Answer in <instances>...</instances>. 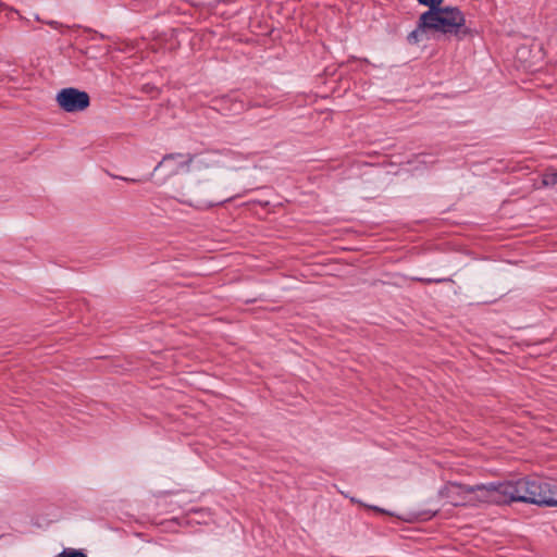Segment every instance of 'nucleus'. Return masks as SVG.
I'll return each instance as SVG.
<instances>
[{
	"instance_id": "f257e3e1",
	"label": "nucleus",
	"mask_w": 557,
	"mask_h": 557,
	"mask_svg": "<svg viewBox=\"0 0 557 557\" xmlns=\"http://www.w3.org/2000/svg\"><path fill=\"white\" fill-rule=\"evenodd\" d=\"M490 503L507 505L513 502L557 507V486L541 479L527 476L516 481L488 484Z\"/></svg>"
},
{
	"instance_id": "f03ea898",
	"label": "nucleus",
	"mask_w": 557,
	"mask_h": 557,
	"mask_svg": "<svg viewBox=\"0 0 557 557\" xmlns=\"http://www.w3.org/2000/svg\"><path fill=\"white\" fill-rule=\"evenodd\" d=\"M438 496L453 506H476L490 503L488 485H466L447 482L438 492Z\"/></svg>"
},
{
	"instance_id": "7ed1b4c3",
	"label": "nucleus",
	"mask_w": 557,
	"mask_h": 557,
	"mask_svg": "<svg viewBox=\"0 0 557 557\" xmlns=\"http://www.w3.org/2000/svg\"><path fill=\"white\" fill-rule=\"evenodd\" d=\"M465 23L463 13L457 8L440 7L422 13V24L428 25L430 30L442 34L457 35Z\"/></svg>"
},
{
	"instance_id": "20e7f679",
	"label": "nucleus",
	"mask_w": 557,
	"mask_h": 557,
	"mask_svg": "<svg viewBox=\"0 0 557 557\" xmlns=\"http://www.w3.org/2000/svg\"><path fill=\"white\" fill-rule=\"evenodd\" d=\"M55 101L63 111L74 113L86 110L90 104V97L84 90L67 87L57 94Z\"/></svg>"
},
{
	"instance_id": "39448f33",
	"label": "nucleus",
	"mask_w": 557,
	"mask_h": 557,
	"mask_svg": "<svg viewBox=\"0 0 557 557\" xmlns=\"http://www.w3.org/2000/svg\"><path fill=\"white\" fill-rule=\"evenodd\" d=\"M193 161L194 157L190 153H169L157 164L154 172L163 170L165 177L169 178L183 171H188Z\"/></svg>"
},
{
	"instance_id": "423d86ee",
	"label": "nucleus",
	"mask_w": 557,
	"mask_h": 557,
	"mask_svg": "<svg viewBox=\"0 0 557 557\" xmlns=\"http://www.w3.org/2000/svg\"><path fill=\"white\" fill-rule=\"evenodd\" d=\"M215 108L223 114H237L245 109V104L240 100H236L230 96L222 97L214 101Z\"/></svg>"
},
{
	"instance_id": "0eeeda50",
	"label": "nucleus",
	"mask_w": 557,
	"mask_h": 557,
	"mask_svg": "<svg viewBox=\"0 0 557 557\" xmlns=\"http://www.w3.org/2000/svg\"><path fill=\"white\" fill-rule=\"evenodd\" d=\"M429 29L428 25L422 24V14L419 17L418 25L416 29H413L411 33H409L407 39L410 44L416 45L423 40V36Z\"/></svg>"
},
{
	"instance_id": "6e6552de",
	"label": "nucleus",
	"mask_w": 557,
	"mask_h": 557,
	"mask_svg": "<svg viewBox=\"0 0 557 557\" xmlns=\"http://www.w3.org/2000/svg\"><path fill=\"white\" fill-rule=\"evenodd\" d=\"M177 201L197 209H207L213 206L212 201L205 199H193L185 194H182L181 197L177 198Z\"/></svg>"
},
{
	"instance_id": "1a4fd4ad",
	"label": "nucleus",
	"mask_w": 557,
	"mask_h": 557,
	"mask_svg": "<svg viewBox=\"0 0 557 557\" xmlns=\"http://www.w3.org/2000/svg\"><path fill=\"white\" fill-rule=\"evenodd\" d=\"M542 185L545 187H553L557 185V172L545 173L542 177Z\"/></svg>"
},
{
	"instance_id": "9d476101",
	"label": "nucleus",
	"mask_w": 557,
	"mask_h": 557,
	"mask_svg": "<svg viewBox=\"0 0 557 557\" xmlns=\"http://www.w3.org/2000/svg\"><path fill=\"white\" fill-rule=\"evenodd\" d=\"M55 557H86L85 553L81 549L64 548Z\"/></svg>"
},
{
	"instance_id": "9b49d317",
	"label": "nucleus",
	"mask_w": 557,
	"mask_h": 557,
	"mask_svg": "<svg viewBox=\"0 0 557 557\" xmlns=\"http://www.w3.org/2000/svg\"><path fill=\"white\" fill-rule=\"evenodd\" d=\"M444 0H418L420 4L426 5L429 10H436L443 3Z\"/></svg>"
},
{
	"instance_id": "f8f14e48",
	"label": "nucleus",
	"mask_w": 557,
	"mask_h": 557,
	"mask_svg": "<svg viewBox=\"0 0 557 557\" xmlns=\"http://www.w3.org/2000/svg\"><path fill=\"white\" fill-rule=\"evenodd\" d=\"M419 281L422 283H425V284H431V283L448 282L450 280L449 278H419Z\"/></svg>"
},
{
	"instance_id": "ddd939ff",
	"label": "nucleus",
	"mask_w": 557,
	"mask_h": 557,
	"mask_svg": "<svg viewBox=\"0 0 557 557\" xmlns=\"http://www.w3.org/2000/svg\"><path fill=\"white\" fill-rule=\"evenodd\" d=\"M350 500H351L352 503H356V504L362 505V506H364V507H367V508H369V509H372V510H375V511H379V512H385V510H383L382 508H379V507H376V506H368V505H364V504H362L360 500H358V499H356V498H354V497H350Z\"/></svg>"
},
{
	"instance_id": "4468645a",
	"label": "nucleus",
	"mask_w": 557,
	"mask_h": 557,
	"mask_svg": "<svg viewBox=\"0 0 557 557\" xmlns=\"http://www.w3.org/2000/svg\"><path fill=\"white\" fill-rule=\"evenodd\" d=\"M48 25H50L53 28H58L59 23L57 21H50V22H48Z\"/></svg>"
},
{
	"instance_id": "2eb2a0df",
	"label": "nucleus",
	"mask_w": 557,
	"mask_h": 557,
	"mask_svg": "<svg viewBox=\"0 0 557 557\" xmlns=\"http://www.w3.org/2000/svg\"><path fill=\"white\" fill-rule=\"evenodd\" d=\"M124 181H127V182H136V180L134 178H123Z\"/></svg>"
}]
</instances>
